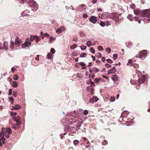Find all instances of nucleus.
<instances>
[{
    "label": "nucleus",
    "instance_id": "c756f323",
    "mask_svg": "<svg viewBox=\"0 0 150 150\" xmlns=\"http://www.w3.org/2000/svg\"><path fill=\"white\" fill-rule=\"evenodd\" d=\"M77 47V45L76 44H74L70 46V48L71 49H73Z\"/></svg>",
    "mask_w": 150,
    "mask_h": 150
},
{
    "label": "nucleus",
    "instance_id": "a19ab883",
    "mask_svg": "<svg viewBox=\"0 0 150 150\" xmlns=\"http://www.w3.org/2000/svg\"><path fill=\"white\" fill-rule=\"evenodd\" d=\"M14 120L18 123V124H19L20 123V121H19V120L17 118V117H16L15 119H14Z\"/></svg>",
    "mask_w": 150,
    "mask_h": 150
},
{
    "label": "nucleus",
    "instance_id": "a211bd4d",
    "mask_svg": "<svg viewBox=\"0 0 150 150\" xmlns=\"http://www.w3.org/2000/svg\"><path fill=\"white\" fill-rule=\"evenodd\" d=\"M102 78H96L94 81L96 83H98L100 82Z\"/></svg>",
    "mask_w": 150,
    "mask_h": 150
},
{
    "label": "nucleus",
    "instance_id": "39448f33",
    "mask_svg": "<svg viewBox=\"0 0 150 150\" xmlns=\"http://www.w3.org/2000/svg\"><path fill=\"white\" fill-rule=\"evenodd\" d=\"M15 47L20 46L21 44V41L18 37H16L15 41Z\"/></svg>",
    "mask_w": 150,
    "mask_h": 150
},
{
    "label": "nucleus",
    "instance_id": "1a4fd4ad",
    "mask_svg": "<svg viewBox=\"0 0 150 150\" xmlns=\"http://www.w3.org/2000/svg\"><path fill=\"white\" fill-rule=\"evenodd\" d=\"M89 21L94 24L96 23L97 21V19L96 17L92 16L89 18Z\"/></svg>",
    "mask_w": 150,
    "mask_h": 150
},
{
    "label": "nucleus",
    "instance_id": "4c0bfd02",
    "mask_svg": "<svg viewBox=\"0 0 150 150\" xmlns=\"http://www.w3.org/2000/svg\"><path fill=\"white\" fill-rule=\"evenodd\" d=\"M89 101V103H93L94 102V100L92 98H90V99Z\"/></svg>",
    "mask_w": 150,
    "mask_h": 150
},
{
    "label": "nucleus",
    "instance_id": "9d476101",
    "mask_svg": "<svg viewBox=\"0 0 150 150\" xmlns=\"http://www.w3.org/2000/svg\"><path fill=\"white\" fill-rule=\"evenodd\" d=\"M21 108V106L18 104H16L15 106H12V110H18Z\"/></svg>",
    "mask_w": 150,
    "mask_h": 150
},
{
    "label": "nucleus",
    "instance_id": "2f4dec72",
    "mask_svg": "<svg viewBox=\"0 0 150 150\" xmlns=\"http://www.w3.org/2000/svg\"><path fill=\"white\" fill-rule=\"evenodd\" d=\"M35 39H36L35 42H38L39 41L41 40L40 38L37 35L36 37H35Z\"/></svg>",
    "mask_w": 150,
    "mask_h": 150
},
{
    "label": "nucleus",
    "instance_id": "a878e982",
    "mask_svg": "<svg viewBox=\"0 0 150 150\" xmlns=\"http://www.w3.org/2000/svg\"><path fill=\"white\" fill-rule=\"evenodd\" d=\"M4 136H5L7 138H9L10 134L6 133H5V132H4Z\"/></svg>",
    "mask_w": 150,
    "mask_h": 150
},
{
    "label": "nucleus",
    "instance_id": "f03ea898",
    "mask_svg": "<svg viewBox=\"0 0 150 150\" xmlns=\"http://www.w3.org/2000/svg\"><path fill=\"white\" fill-rule=\"evenodd\" d=\"M141 15L142 17H147V20H150V12L149 13L147 10H145L141 13Z\"/></svg>",
    "mask_w": 150,
    "mask_h": 150
},
{
    "label": "nucleus",
    "instance_id": "09e8293b",
    "mask_svg": "<svg viewBox=\"0 0 150 150\" xmlns=\"http://www.w3.org/2000/svg\"><path fill=\"white\" fill-rule=\"evenodd\" d=\"M90 51L93 53L94 54L95 53V50L92 47L91 48Z\"/></svg>",
    "mask_w": 150,
    "mask_h": 150
},
{
    "label": "nucleus",
    "instance_id": "6e6552de",
    "mask_svg": "<svg viewBox=\"0 0 150 150\" xmlns=\"http://www.w3.org/2000/svg\"><path fill=\"white\" fill-rule=\"evenodd\" d=\"M31 44V42L26 41L24 43L22 44V47L23 48H25L26 47H29Z\"/></svg>",
    "mask_w": 150,
    "mask_h": 150
},
{
    "label": "nucleus",
    "instance_id": "774afa93",
    "mask_svg": "<svg viewBox=\"0 0 150 150\" xmlns=\"http://www.w3.org/2000/svg\"><path fill=\"white\" fill-rule=\"evenodd\" d=\"M90 84L91 86H93L94 85V83L93 82H91Z\"/></svg>",
    "mask_w": 150,
    "mask_h": 150
},
{
    "label": "nucleus",
    "instance_id": "603ef678",
    "mask_svg": "<svg viewBox=\"0 0 150 150\" xmlns=\"http://www.w3.org/2000/svg\"><path fill=\"white\" fill-rule=\"evenodd\" d=\"M107 61L109 63H112L113 62L110 59H107Z\"/></svg>",
    "mask_w": 150,
    "mask_h": 150
},
{
    "label": "nucleus",
    "instance_id": "5701e85b",
    "mask_svg": "<svg viewBox=\"0 0 150 150\" xmlns=\"http://www.w3.org/2000/svg\"><path fill=\"white\" fill-rule=\"evenodd\" d=\"M13 79L15 80H17L18 79V76L16 74H15L13 76Z\"/></svg>",
    "mask_w": 150,
    "mask_h": 150
},
{
    "label": "nucleus",
    "instance_id": "4be33fe9",
    "mask_svg": "<svg viewBox=\"0 0 150 150\" xmlns=\"http://www.w3.org/2000/svg\"><path fill=\"white\" fill-rule=\"evenodd\" d=\"M36 37V35H32L30 36V41H33V40L35 39V37Z\"/></svg>",
    "mask_w": 150,
    "mask_h": 150
},
{
    "label": "nucleus",
    "instance_id": "6e6d98bb",
    "mask_svg": "<svg viewBox=\"0 0 150 150\" xmlns=\"http://www.w3.org/2000/svg\"><path fill=\"white\" fill-rule=\"evenodd\" d=\"M83 18H86L88 17V15L86 13H84L83 15Z\"/></svg>",
    "mask_w": 150,
    "mask_h": 150
},
{
    "label": "nucleus",
    "instance_id": "393cba45",
    "mask_svg": "<svg viewBox=\"0 0 150 150\" xmlns=\"http://www.w3.org/2000/svg\"><path fill=\"white\" fill-rule=\"evenodd\" d=\"M62 30L61 28H58L56 32L57 34H60L62 32Z\"/></svg>",
    "mask_w": 150,
    "mask_h": 150
},
{
    "label": "nucleus",
    "instance_id": "58836bf2",
    "mask_svg": "<svg viewBox=\"0 0 150 150\" xmlns=\"http://www.w3.org/2000/svg\"><path fill=\"white\" fill-rule=\"evenodd\" d=\"M100 24L102 27H104L105 25V23L103 21H101Z\"/></svg>",
    "mask_w": 150,
    "mask_h": 150
},
{
    "label": "nucleus",
    "instance_id": "4d7b16f0",
    "mask_svg": "<svg viewBox=\"0 0 150 150\" xmlns=\"http://www.w3.org/2000/svg\"><path fill=\"white\" fill-rule=\"evenodd\" d=\"M13 96L16 97L17 96V92L16 91L13 92Z\"/></svg>",
    "mask_w": 150,
    "mask_h": 150
},
{
    "label": "nucleus",
    "instance_id": "37998d69",
    "mask_svg": "<svg viewBox=\"0 0 150 150\" xmlns=\"http://www.w3.org/2000/svg\"><path fill=\"white\" fill-rule=\"evenodd\" d=\"M130 7L134 9L135 8V6L134 4L132 3L131 4Z\"/></svg>",
    "mask_w": 150,
    "mask_h": 150
},
{
    "label": "nucleus",
    "instance_id": "052dcab7",
    "mask_svg": "<svg viewBox=\"0 0 150 150\" xmlns=\"http://www.w3.org/2000/svg\"><path fill=\"white\" fill-rule=\"evenodd\" d=\"M16 70V69L14 67H13L11 68V70L13 73H14Z\"/></svg>",
    "mask_w": 150,
    "mask_h": 150
},
{
    "label": "nucleus",
    "instance_id": "bf43d9fd",
    "mask_svg": "<svg viewBox=\"0 0 150 150\" xmlns=\"http://www.w3.org/2000/svg\"><path fill=\"white\" fill-rule=\"evenodd\" d=\"M102 77L103 78L105 79H107V80L109 79V78L108 77H107V76H104L103 75H102Z\"/></svg>",
    "mask_w": 150,
    "mask_h": 150
},
{
    "label": "nucleus",
    "instance_id": "e2e57ef3",
    "mask_svg": "<svg viewBox=\"0 0 150 150\" xmlns=\"http://www.w3.org/2000/svg\"><path fill=\"white\" fill-rule=\"evenodd\" d=\"M54 39V38L53 39V37H51L50 38L49 41L50 42H51Z\"/></svg>",
    "mask_w": 150,
    "mask_h": 150
},
{
    "label": "nucleus",
    "instance_id": "412c9836",
    "mask_svg": "<svg viewBox=\"0 0 150 150\" xmlns=\"http://www.w3.org/2000/svg\"><path fill=\"white\" fill-rule=\"evenodd\" d=\"M79 143V141L77 140H75L73 141L74 144L75 146L78 145Z\"/></svg>",
    "mask_w": 150,
    "mask_h": 150
},
{
    "label": "nucleus",
    "instance_id": "dca6fc26",
    "mask_svg": "<svg viewBox=\"0 0 150 150\" xmlns=\"http://www.w3.org/2000/svg\"><path fill=\"white\" fill-rule=\"evenodd\" d=\"M19 127V125L18 124H14L12 127V128L14 129L18 128Z\"/></svg>",
    "mask_w": 150,
    "mask_h": 150
},
{
    "label": "nucleus",
    "instance_id": "f257e3e1",
    "mask_svg": "<svg viewBox=\"0 0 150 150\" xmlns=\"http://www.w3.org/2000/svg\"><path fill=\"white\" fill-rule=\"evenodd\" d=\"M147 52L146 50H144L140 52L136 56L137 58H140L142 59H144L146 56Z\"/></svg>",
    "mask_w": 150,
    "mask_h": 150
},
{
    "label": "nucleus",
    "instance_id": "3c124183",
    "mask_svg": "<svg viewBox=\"0 0 150 150\" xmlns=\"http://www.w3.org/2000/svg\"><path fill=\"white\" fill-rule=\"evenodd\" d=\"M95 76V75L94 74H91L89 75V77L90 78H92L93 79L94 78Z\"/></svg>",
    "mask_w": 150,
    "mask_h": 150
},
{
    "label": "nucleus",
    "instance_id": "69168bd1",
    "mask_svg": "<svg viewBox=\"0 0 150 150\" xmlns=\"http://www.w3.org/2000/svg\"><path fill=\"white\" fill-rule=\"evenodd\" d=\"M2 140L3 141V143L4 144H5V139L4 137H3L2 138Z\"/></svg>",
    "mask_w": 150,
    "mask_h": 150
},
{
    "label": "nucleus",
    "instance_id": "79ce46f5",
    "mask_svg": "<svg viewBox=\"0 0 150 150\" xmlns=\"http://www.w3.org/2000/svg\"><path fill=\"white\" fill-rule=\"evenodd\" d=\"M115 97L111 96L110 98V100L111 101L113 102L115 100Z\"/></svg>",
    "mask_w": 150,
    "mask_h": 150
},
{
    "label": "nucleus",
    "instance_id": "4468645a",
    "mask_svg": "<svg viewBox=\"0 0 150 150\" xmlns=\"http://www.w3.org/2000/svg\"><path fill=\"white\" fill-rule=\"evenodd\" d=\"M6 133L11 134L12 133V131L10 128L9 127L8 128H6V131H5L4 132Z\"/></svg>",
    "mask_w": 150,
    "mask_h": 150
},
{
    "label": "nucleus",
    "instance_id": "e433bc0d",
    "mask_svg": "<svg viewBox=\"0 0 150 150\" xmlns=\"http://www.w3.org/2000/svg\"><path fill=\"white\" fill-rule=\"evenodd\" d=\"M83 113L85 115H86L88 113V112L87 110H85L83 112Z\"/></svg>",
    "mask_w": 150,
    "mask_h": 150
},
{
    "label": "nucleus",
    "instance_id": "49530a36",
    "mask_svg": "<svg viewBox=\"0 0 150 150\" xmlns=\"http://www.w3.org/2000/svg\"><path fill=\"white\" fill-rule=\"evenodd\" d=\"M50 51H51V53H52L53 54L55 52V50L53 48H52L51 49Z\"/></svg>",
    "mask_w": 150,
    "mask_h": 150
},
{
    "label": "nucleus",
    "instance_id": "ea45409f",
    "mask_svg": "<svg viewBox=\"0 0 150 150\" xmlns=\"http://www.w3.org/2000/svg\"><path fill=\"white\" fill-rule=\"evenodd\" d=\"M105 51L108 53H110L111 51V49L108 47L106 48Z\"/></svg>",
    "mask_w": 150,
    "mask_h": 150
},
{
    "label": "nucleus",
    "instance_id": "f8f14e48",
    "mask_svg": "<svg viewBox=\"0 0 150 150\" xmlns=\"http://www.w3.org/2000/svg\"><path fill=\"white\" fill-rule=\"evenodd\" d=\"M11 42L10 43V47L12 49H13L14 48V43L13 41H11Z\"/></svg>",
    "mask_w": 150,
    "mask_h": 150
},
{
    "label": "nucleus",
    "instance_id": "0eeeda50",
    "mask_svg": "<svg viewBox=\"0 0 150 150\" xmlns=\"http://www.w3.org/2000/svg\"><path fill=\"white\" fill-rule=\"evenodd\" d=\"M146 76L144 75H143L139 77L138 81L139 84H142L143 83L145 80Z\"/></svg>",
    "mask_w": 150,
    "mask_h": 150
},
{
    "label": "nucleus",
    "instance_id": "cd10ccee",
    "mask_svg": "<svg viewBox=\"0 0 150 150\" xmlns=\"http://www.w3.org/2000/svg\"><path fill=\"white\" fill-rule=\"evenodd\" d=\"M87 54L86 53H81L80 55V57H85Z\"/></svg>",
    "mask_w": 150,
    "mask_h": 150
},
{
    "label": "nucleus",
    "instance_id": "b1692460",
    "mask_svg": "<svg viewBox=\"0 0 150 150\" xmlns=\"http://www.w3.org/2000/svg\"><path fill=\"white\" fill-rule=\"evenodd\" d=\"M87 91L90 93L91 94H93V89L88 88L87 89Z\"/></svg>",
    "mask_w": 150,
    "mask_h": 150
},
{
    "label": "nucleus",
    "instance_id": "20e7f679",
    "mask_svg": "<svg viewBox=\"0 0 150 150\" xmlns=\"http://www.w3.org/2000/svg\"><path fill=\"white\" fill-rule=\"evenodd\" d=\"M119 14L116 13H113L110 16V18H111L112 20H115V21H117L119 20Z\"/></svg>",
    "mask_w": 150,
    "mask_h": 150
},
{
    "label": "nucleus",
    "instance_id": "c03bdc74",
    "mask_svg": "<svg viewBox=\"0 0 150 150\" xmlns=\"http://www.w3.org/2000/svg\"><path fill=\"white\" fill-rule=\"evenodd\" d=\"M117 57V55L116 54H114L113 55V59L114 60H116Z\"/></svg>",
    "mask_w": 150,
    "mask_h": 150
},
{
    "label": "nucleus",
    "instance_id": "7ed1b4c3",
    "mask_svg": "<svg viewBox=\"0 0 150 150\" xmlns=\"http://www.w3.org/2000/svg\"><path fill=\"white\" fill-rule=\"evenodd\" d=\"M29 3L31 6L33 8V9H32V10L35 11L38 9V5L36 2L34 1L33 0H31V1H30Z\"/></svg>",
    "mask_w": 150,
    "mask_h": 150
},
{
    "label": "nucleus",
    "instance_id": "13d9d810",
    "mask_svg": "<svg viewBox=\"0 0 150 150\" xmlns=\"http://www.w3.org/2000/svg\"><path fill=\"white\" fill-rule=\"evenodd\" d=\"M80 65L82 66H84L85 65V64L83 62H81L79 63Z\"/></svg>",
    "mask_w": 150,
    "mask_h": 150
},
{
    "label": "nucleus",
    "instance_id": "7c9ffc66",
    "mask_svg": "<svg viewBox=\"0 0 150 150\" xmlns=\"http://www.w3.org/2000/svg\"><path fill=\"white\" fill-rule=\"evenodd\" d=\"M86 45L89 47L92 45V43L90 41H88L86 43Z\"/></svg>",
    "mask_w": 150,
    "mask_h": 150
},
{
    "label": "nucleus",
    "instance_id": "338daca9",
    "mask_svg": "<svg viewBox=\"0 0 150 150\" xmlns=\"http://www.w3.org/2000/svg\"><path fill=\"white\" fill-rule=\"evenodd\" d=\"M108 74H107L108 75L109 74H112V73L111 72V70H109L108 71H107Z\"/></svg>",
    "mask_w": 150,
    "mask_h": 150
},
{
    "label": "nucleus",
    "instance_id": "423d86ee",
    "mask_svg": "<svg viewBox=\"0 0 150 150\" xmlns=\"http://www.w3.org/2000/svg\"><path fill=\"white\" fill-rule=\"evenodd\" d=\"M109 14L108 13L104 12L101 14L100 16H99V17L102 18H110V15H109Z\"/></svg>",
    "mask_w": 150,
    "mask_h": 150
},
{
    "label": "nucleus",
    "instance_id": "2eb2a0df",
    "mask_svg": "<svg viewBox=\"0 0 150 150\" xmlns=\"http://www.w3.org/2000/svg\"><path fill=\"white\" fill-rule=\"evenodd\" d=\"M134 14L137 15L141 13V11L139 10L135 9L134 10Z\"/></svg>",
    "mask_w": 150,
    "mask_h": 150
},
{
    "label": "nucleus",
    "instance_id": "6ab92c4d",
    "mask_svg": "<svg viewBox=\"0 0 150 150\" xmlns=\"http://www.w3.org/2000/svg\"><path fill=\"white\" fill-rule=\"evenodd\" d=\"M93 70L94 72L97 73L100 70L98 69L96 67H94L93 68Z\"/></svg>",
    "mask_w": 150,
    "mask_h": 150
},
{
    "label": "nucleus",
    "instance_id": "ddd939ff",
    "mask_svg": "<svg viewBox=\"0 0 150 150\" xmlns=\"http://www.w3.org/2000/svg\"><path fill=\"white\" fill-rule=\"evenodd\" d=\"M112 78V80L114 81H118V77L116 74L113 75Z\"/></svg>",
    "mask_w": 150,
    "mask_h": 150
},
{
    "label": "nucleus",
    "instance_id": "a18cd8bd",
    "mask_svg": "<svg viewBox=\"0 0 150 150\" xmlns=\"http://www.w3.org/2000/svg\"><path fill=\"white\" fill-rule=\"evenodd\" d=\"M9 100L10 102H12L13 103V98L12 97H9Z\"/></svg>",
    "mask_w": 150,
    "mask_h": 150
},
{
    "label": "nucleus",
    "instance_id": "0e129e2a",
    "mask_svg": "<svg viewBox=\"0 0 150 150\" xmlns=\"http://www.w3.org/2000/svg\"><path fill=\"white\" fill-rule=\"evenodd\" d=\"M39 55H37V57H36L35 58V59L36 60H37L38 61H39Z\"/></svg>",
    "mask_w": 150,
    "mask_h": 150
},
{
    "label": "nucleus",
    "instance_id": "aec40b11",
    "mask_svg": "<svg viewBox=\"0 0 150 150\" xmlns=\"http://www.w3.org/2000/svg\"><path fill=\"white\" fill-rule=\"evenodd\" d=\"M127 18L130 21H132L133 19V16L131 14H129L127 16Z\"/></svg>",
    "mask_w": 150,
    "mask_h": 150
},
{
    "label": "nucleus",
    "instance_id": "5fc2aeb1",
    "mask_svg": "<svg viewBox=\"0 0 150 150\" xmlns=\"http://www.w3.org/2000/svg\"><path fill=\"white\" fill-rule=\"evenodd\" d=\"M12 93V90L11 89H10L9 90V93H8V95H11Z\"/></svg>",
    "mask_w": 150,
    "mask_h": 150
},
{
    "label": "nucleus",
    "instance_id": "f3484780",
    "mask_svg": "<svg viewBox=\"0 0 150 150\" xmlns=\"http://www.w3.org/2000/svg\"><path fill=\"white\" fill-rule=\"evenodd\" d=\"M12 86L13 87L16 88L17 86V83L16 81H13L12 82Z\"/></svg>",
    "mask_w": 150,
    "mask_h": 150
},
{
    "label": "nucleus",
    "instance_id": "f704fd0d",
    "mask_svg": "<svg viewBox=\"0 0 150 150\" xmlns=\"http://www.w3.org/2000/svg\"><path fill=\"white\" fill-rule=\"evenodd\" d=\"M17 115V113L16 112H11V115L12 116H14Z\"/></svg>",
    "mask_w": 150,
    "mask_h": 150
},
{
    "label": "nucleus",
    "instance_id": "864d4df0",
    "mask_svg": "<svg viewBox=\"0 0 150 150\" xmlns=\"http://www.w3.org/2000/svg\"><path fill=\"white\" fill-rule=\"evenodd\" d=\"M98 49L99 50H103V47L101 46H100L98 47Z\"/></svg>",
    "mask_w": 150,
    "mask_h": 150
},
{
    "label": "nucleus",
    "instance_id": "8fccbe9b",
    "mask_svg": "<svg viewBox=\"0 0 150 150\" xmlns=\"http://www.w3.org/2000/svg\"><path fill=\"white\" fill-rule=\"evenodd\" d=\"M105 67L107 68H110L111 67V65L108 64H106L105 65Z\"/></svg>",
    "mask_w": 150,
    "mask_h": 150
},
{
    "label": "nucleus",
    "instance_id": "de8ad7c7",
    "mask_svg": "<svg viewBox=\"0 0 150 150\" xmlns=\"http://www.w3.org/2000/svg\"><path fill=\"white\" fill-rule=\"evenodd\" d=\"M96 56L98 57L99 58H100L101 57V54L100 53H98L96 54Z\"/></svg>",
    "mask_w": 150,
    "mask_h": 150
},
{
    "label": "nucleus",
    "instance_id": "680f3d73",
    "mask_svg": "<svg viewBox=\"0 0 150 150\" xmlns=\"http://www.w3.org/2000/svg\"><path fill=\"white\" fill-rule=\"evenodd\" d=\"M82 139H84V141H87L88 142H87V144L89 142L88 141V140L86 137H82Z\"/></svg>",
    "mask_w": 150,
    "mask_h": 150
},
{
    "label": "nucleus",
    "instance_id": "72a5a7b5",
    "mask_svg": "<svg viewBox=\"0 0 150 150\" xmlns=\"http://www.w3.org/2000/svg\"><path fill=\"white\" fill-rule=\"evenodd\" d=\"M134 18H135V20L138 21L139 23H140L141 20L140 19H139L138 17H134Z\"/></svg>",
    "mask_w": 150,
    "mask_h": 150
},
{
    "label": "nucleus",
    "instance_id": "473e14b6",
    "mask_svg": "<svg viewBox=\"0 0 150 150\" xmlns=\"http://www.w3.org/2000/svg\"><path fill=\"white\" fill-rule=\"evenodd\" d=\"M80 47L81 50H85L86 49L87 47L86 46L81 45L80 46Z\"/></svg>",
    "mask_w": 150,
    "mask_h": 150
},
{
    "label": "nucleus",
    "instance_id": "c85d7f7f",
    "mask_svg": "<svg viewBox=\"0 0 150 150\" xmlns=\"http://www.w3.org/2000/svg\"><path fill=\"white\" fill-rule=\"evenodd\" d=\"M47 56L48 59H51L52 58V55L50 53L48 54Z\"/></svg>",
    "mask_w": 150,
    "mask_h": 150
},
{
    "label": "nucleus",
    "instance_id": "bb28decb",
    "mask_svg": "<svg viewBox=\"0 0 150 150\" xmlns=\"http://www.w3.org/2000/svg\"><path fill=\"white\" fill-rule=\"evenodd\" d=\"M112 74H114L116 71V68L114 67L112 69H111Z\"/></svg>",
    "mask_w": 150,
    "mask_h": 150
},
{
    "label": "nucleus",
    "instance_id": "c9c22d12",
    "mask_svg": "<svg viewBox=\"0 0 150 150\" xmlns=\"http://www.w3.org/2000/svg\"><path fill=\"white\" fill-rule=\"evenodd\" d=\"M132 60L130 59L129 61L127 64L128 65H130V66H131L132 65Z\"/></svg>",
    "mask_w": 150,
    "mask_h": 150
},
{
    "label": "nucleus",
    "instance_id": "9b49d317",
    "mask_svg": "<svg viewBox=\"0 0 150 150\" xmlns=\"http://www.w3.org/2000/svg\"><path fill=\"white\" fill-rule=\"evenodd\" d=\"M3 46L2 47V49H4L7 50L8 47V44L7 42H4L3 43Z\"/></svg>",
    "mask_w": 150,
    "mask_h": 150
}]
</instances>
